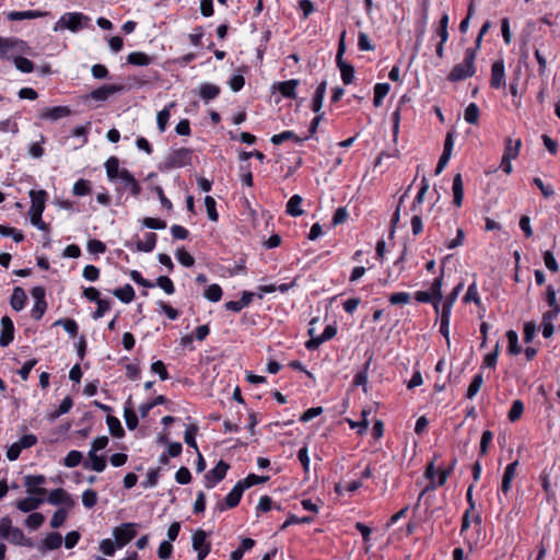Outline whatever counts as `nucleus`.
Returning a JSON list of instances; mask_svg holds the SVG:
<instances>
[{"instance_id":"40","label":"nucleus","mask_w":560,"mask_h":560,"mask_svg":"<svg viewBox=\"0 0 560 560\" xmlns=\"http://www.w3.org/2000/svg\"><path fill=\"white\" fill-rule=\"evenodd\" d=\"M559 290L553 284H548L544 299L549 307H560V298H557Z\"/></svg>"},{"instance_id":"26","label":"nucleus","mask_w":560,"mask_h":560,"mask_svg":"<svg viewBox=\"0 0 560 560\" xmlns=\"http://www.w3.org/2000/svg\"><path fill=\"white\" fill-rule=\"evenodd\" d=\"M518 466V460H514L510 463L504 470L503 477H502V483H501V491L503 493H508L511 489L512 480L515 477L516 474V467Z\"/></svg>"},{"instance_id":"5","label":"nucleus","mask_w":560,"mask_h":560,"mask_svg":"<svg viewBox=\"0 0 560 560\" xmlns=\"http://www.w3.org/2000/svg\"><path fill=\"white\" fill-rule=\"evenodd\" d=\"M117 548H122L130 542L137 535L135 523H125L113 530Z\"/></svg>"},{"instance_id":"42","label":"nucleus","mask_w":560,"mask_h":560,"mask_svg":"<svg viewBox=\"0 0 560 560\" xmlns=\"http://www.w3.org/2000/svg\"><path fill=\"white\" fill-rule=\"evenodd\" d=\"M506 338H508V342H509V346H508V352L509 354L511 355H516L518 354L522 349L518 345V335L515 330H508L506 331Z\"/></svg>"},{"instance_id":"25","label":"nucleus","mask_w":560,"mask_h":560,"mask_svg":"<svg viewBox=\"0 0 560 560\" xmlns=\"http://www.w3.org/2000/svg\"><path fill=\"white\" fill-rule=\"evenodd\" d=\"M27 301V296L23 288L15 287L10 298V305L15 312H20L24 308Z\"/></svg>"},{"instance_id":"60","label":"nucleus","mask_w":560,"mask_h":560,"mask_svg":"<svg viewBox=\"0 0 560 560\" xmlns=\"http://www.w3.org/2000/svg\"><path fill=\"white\" fill-rule=\"evenodd\" d=\"M82 503L86 509H92L97 503V493L93 489H88L82 493Z\"/></svg>"},{"instance_id":"54","label":"nucleus","mask_w":560,"mask_h":560,"mask_svg":"<svg viewBox=\"0 0 560 560\" xmlns=\"http://www.w3.org/2000/svg\"><path fill=\"white\" fill-rule=\"evenodd\" d=\"M45 522V516L39 512L30 514L25 520V525L31 529L39 528Z\"/></svg>"},{"instance_id":"58","label":"nucleus","mask_w":560,"mask_h":560,"mask_svg":"<svg viewBox=\"0 0 560 560\" xmlns=\"http://www.w3.org/2000/svg\"><path fill=\"white\" fill-rule=\"evenodd\" d=\"M124 417L126 425L129 430H135L139 424V419L133 410V407L124 408Z\"/></svg>"},{"instance_id":"43","label":"nucleus","mask_w":560,"mask_h":560,"mask_svg":"<svg viewBox=\"0 0 560 560\" xmlns=\"http://www.w3.org/2000/svg\"><path fill=\"white\" fill-rule=\"evenodd\" d=\"M482 384H483V376L481 373H477L472 377V380L467 388L466 398L472 399L477 395V393L480 390Z\"/></svg>"},{"instance_id":"18","label":"nucleus","mask_w":560,"mask_h":560,"mask_svg":"<svg viewBox=\"0 0 560 560\" xmlns=\"http://www.w3.org/2000/svg\"><path fill=\"white\" fill-rule=\"evenodd\" d=\"M70 114L71 109L68 106H55L51 108H45L40 113V118L55 121L63 117H68Z\"/></svg>"},{"instance_id":"52","label":"nucleus","mask_w":560,"mask_h":560,"mask_svg":"<svg viewBox=\"0 0 560 560\" xmlns=\"http://www.w3.org/2000/svg\"><path fill=\"white\" fill-rule=\"evenodd\" d=\"M83 459V455L80 451H70L67 456L63 458V465L69 468L77 467L81 464Z\"/></svg>"},{"instance_id":"17","label":"nucleus","mask_w":560,"mask_h":560,"mask_svg":"<svg viewBox=\"0 0 560 560\" xmlns=\"http://www.w3.org/2000/svg\"><path fill=\"white\" fill-rule=\"evenodd\" d=\"M44 503V499L39 495L26 497L16 502V508L24 513L35 511Z\"/></svg>"},{"instance_id":"22","label":"nucleus","mask_w":560,"mask_h":560,"mask_svg":"<svg viewBox=\"0 0 560 560\" xmlns=\"http://www.w3.org/2000/svg\"><path fill=\"white\" fill-rule=\"evenodd\" d=\"M120 179L124 182L125 187L130 190L132 196H139L141 192V186L135 176L127 170L120 171Z\"/></svg>"},{"instance_id":"48","label":"nucleus","mask_w":560,"mask_h":560,"mask_svg":"<svg viewBox=\"0 0 560 560\" xmlns=\"http://www.w3.org/2000/svg\"><path fill=\"white\" fill-rule=\"evenodd\" d=\"M270 479L269 476H257L255 474H249L246 478L240 480L243 488L246 490L255 485L265 483Z\"/></svg>"},{"instance_id":"27","label":"nucleus","mask_w":560,"mask_h":560,"mask_svg":"<svg viewBox=\"0 0 560 560\" xmlns=\"http://www.w3.org/2000/svg\"><path fill=\"white\" fill-rule=\"evenodd\" d=\"M62 545V536L57 532H52L46 535L42 540L43 551L59 549Z\"/></svg>"},{"instance_id":"10","label":"nucleus","mask_w":560,"mask_h":560,"mask_svg":"<svg viewBox=\"0 0 560 560\" xmlns=\"http://www.w3.org/2000/svg\"><path fill=\"white\" fill-rule=\"evenodd\" d=\"M124 91V85L119 84H104L93 90L88 97L96 102H105L113 94L120 93Z\"/></svg>"},{"instance_id":"12","label":"nucleus","mask_w":560,"mask_h":560,"mask_svg":"<svg viewBox=\"0 0 560 560\" xmlns=\"http://www.w3.org/2000/svg\"><path fill=\"white\" fill-rule=\"evenodd\" d=\"M490 86L497 90L505 88V71L503 59L495 60L491 66Z\"/></svg>"},{"instance_id":"55","label":"nucleus","mask_w":560,"mask_h":560,"mask_svg":"<svg viewBox=\"0 0 560 560\" xmlns=\"http://www.w3.org/2000/svg\"><path fill=\"white\" fill-rule=\"evenodd\" d=\"M175 256L179 264H182L184 267H192L195 265V258L185 250L184 247L177 248Z\"/></svg>"},{"instance_id":"61","label":"nucleus","mask_w":560,"mask_h":560,"mask_svg":"<svg viewBox=\"0 0 560 560\" xmlns=\"http://www.w3.org/2000/svg\"><path fill=\"white\" fill-rule=\"evenodd\" d=\"M215 205L217 203H215V200L213 199V197L206 196V198H205V206H206V209H207L208 218L211 221H213V222H217L218 219H219V214H218Z\"/></svg>"},{"instance_id":"44","label":"nucleus","mask_w":560,"mask_h":560,"mask_svg":"<svg viewBox=\"0 0 560 560\" xmlns=\"http://www.w3.org/2000/svg\"><path fill=\"white\" fill-rule=\"evenodd\" d=\"M198 425L197 424H189L185 432H184V441L185 443L189 446V447H192L196 450V452H198V446H197V442H196V435L198 433Z\"/></svg>"},{"instance_id":"28","label":"nucleus","mask_w":560,"mask_h":560,"mask_svg":"<svg viewBox=\"0 0 560 560\" xmlns=\"http://www.w3.org/2000/svg\"><path fill=\"white\" fill-rule=\"evenodd\" d=\"M154 61V57L142 51H133L127 56V63L138 67L149 66Z\"/></svg>"},{"instance_id":"8","label":"nucleus","mask_w":560,"mask_h":560,"mask_svg":"<svg viewBox=\"0 0 560 560\" xmlns=\"http://www.w3.org/2000/svg\"><path fill=\"white\" fill-rule=\"evenodd\" d=\"M45 483L46 477L44 475H27L24 477V487L30 495H46L47 489L42 487Z\"/></svg>"},{"instance_id":"36","label":"nucleus","mask_w":560,"mask_h":560,"mask_svg":"<svg viewBox=\"0 0 560 560\" xmlns=\"http://www.w3.org/2000/svg\"><path fill=\"white\" fill-rule=\"evenodd\" d=\"M307 138H301L299 136H296L293 131L291 130H285V131H282L281 133H278V135H273L271 137V142L275 144V145H280L281 143H283L284 141L287 140H294L295 142L298 143H302L303 141H305Z\"/></svg>"},{"instance_id":"15","label":"nucleus","mask_w":560,"mask_h":560,"mask_svg":"<svg viewBox=\"0 0 560 560\" xmlns=\"http://www.w3.org/2000/svg\"><path fill=\"white\" fill-rule=\"evenodd\" d=\"M1 327L2 331L0 335V346L7 347L14 339V325L12 319L9 316H3L1 318Z\"/></svg>"},{"instance_id":"35","label":"nucleus","mask_w":560,"mask_h":560,"mask_svg":"<svg viewBox=\"0 0 560 560\" xmlns=\"http://www.w3.org/2000/svg\"><path fill=\"white\" fill-rule=\"evenodd\" d=\"M106 423L108 425L109 433L114 438L121 439L125 436V429L122 428L120 421L118 418L107 415L106 417Z\"/></svg>"},{"instance_id":"63","label":"nucleus","mask_w":560,"mask_h":560,"mask_svg":"<svg viewBox=\"0 0 560 560\" xmlns=\"http://www.w3.org/2000/svg\"><path fill=\"white\" fill-rule=\"evenodd\" d=\"M155 285H159L166 294H173L175 287L173 281L167 276H160L156 279Z\"/></svg>"},{"instance_id":"47","label":"nucleus","mask_w":560,"mask_h":560,"mask_svg":"<svg viewBox=\"0 0 560 560\" xmlns=\"http://www.w3.org/2000/svg\"><path fill=\"white\" fill-rule=\"evenodd\" d=\"M521 145H522V140L521 139H517L514 142V144H513L512 139L511 138H506L505 149H504L503 155L508 156V158H511V159H516L518 153H520Z\"/></svg>"},{"instance_id":"38","label":"nucleus","mask_w":560,"mask_h":560,"mask_svg":"<svg viewBox=\"0 0 560 560\" xmlns=\"http://www.w3.org/2000/svg\"><path fill=\"white\" fill-rule=\"evenodd\" d=\"M106 174L109 180L120 178L119 160L116 156H110L105 162Z\"/></svg>"},{"instance_id":"64","label":"nucleus","mask_w":560,"mask_h":560,"mask_svg":"<svg viewBox=\"0 0 560 560\" xmlns=\"http://www.w3.org/2000/svg\"><path fill=\"white\" fill-rule=\"evenodd\" d=\"M542 258H544L545 266L548 270H550L551 272H558L559 265H558V261L551 250L544 252Z\"/></svg>"},{"instance_id":"13","label":"nucleus","mask_w":560,"mask_h":560,"mask_svg":"<svg viewBox=\"0 0 560 560\" xmlns=\"http://www.w3.org/2000/svg\"><path fill=\"white\" fill-rule=\"evenodd\" d=\"M28 196L31 198V208L28 212H40L43 213L46 207V201L48 199V194L44 189L34 190L31 189L28 191Z\"/></svg>"},{"instance_id":"1","label":"nucleus","mask_w":560,"mask_h":560,"mask_svg":"<svg viewBox=\"0 0 560 560\" xmlns=\"http://www.w3.org/2000/svg\"><path fill=\"white\" fill-rule=\"evenodd\" d=\"M477 48H467L465 50L464 60L462 63L455 65L447 75L450 82H458L472 77L476 73L475 59Z\"/></svg>"},{"instance_id":"56","label":"nucleus","mask_w":560,"mask_h":560,"mask_svg":"<svg viewBox=\"0 0 560 560\" xmlns=\"http://www.w3.org/2000/svg\"><path fill=\"white\" fill-rule=\"evenodd\" d=\"M456 464H457V458L453 457L448 467H446L444 469H440L439 478H438L439 486H444L446 483L447 478L453 474Z\"/></svg>"},{"instance_id":"49","label":"nucleus","mask_w":560,"mask_h":560,"mask_svg":"<svg viewBox=\"0 0 560 560\" xmlns=\"http://www.w3.org/2000/svg\"><path fill=\"white\" fill-rule=\"evenodd\" d=\"M13 62L18 70H20L23 73H31L34 71V62L26 57L16 56L13 59Z\"/></svg>"},{"instance_id":"33","label":"nucleus","mask_w":560,"mask_h":560,"mask_svg":"<svg viewBox=\"0 0 560 560\" xmlns=\"http://www.w3.org/2000/svg\"><path fill=\"white\" fill-rule=\"evenodd\" d=\"M371 362H372V355L366 360V362L363 364L362 369L353 377V385L362 386L364 392H366L368 373H369Z\"/></svg>"},{"instance_id":"53","label":"nucleus","mask_w":560,"mask_h":560,"mask_svg":"<svg viewBox=\"0 0 560 560\" xmlns=\"http://www.w3.org/2000/svg\"><path fill=\"white\" fill-rule=\"evenodd\" d=\"M450 318H451V314H450V313L441 312V317H440V320H441V325H440V332H441V335L445 338L447 347H450V345H451V340H450V329H448V326H450Z\"/></svg>"},{"instance_id":"3","label":"nucleus","mask_w":560,"mask_h":560,"mask_svg":"<svg viewBox=\"0 0 560 560\" xmlns=\"http://www.w3.org/2000/svg\"><path fill=\"white\" fill-rule=\"evenodd\" d=\"M90 18L81 12L65 13L54 26V31L67 28L73 33L89 26Z\"/></svg>"},{"instance_id":"14","label":"nucleus","mask_w":560,"mask_h":560,"mask_svg":"<svg viewBox=\"0 0 560 560\" xmlns=\"http://www.w3.org/2000/svg\"><path fill=\"white\" fill-rule=\"evenodd\" d=\"M47 502L52 505L63 504L72 506L74 504L71 495L62 488L51 490L47 497Z\"/></svg>"},{"instance_id":"19","label":"nucleus","mask_w":560,"mask_h":560,"mask_svg":"<svg viewBox=\"0 0 560 560\" xmlns=\"http://www.w3.org/2000/svg\"><path fill=\"white\" fill-rule=\"evenodd\" d=\"M8 541L18 546L34 547V542L31 538H26L23 530L19 527H12L9 537H4Z\"/></svg>"},{"instance_id":"11","label":"nucleus","mask_w":560,"mask_h":560,"mask_svg":"<svg viewBox=\"0 0 560 560\" xmlns=\"http://www.w3.org/2000/svg\"><path fill=\"white\" fill-rule=\"evenodd\" d=\"M26 48V43L19 38L13 37H0V57L9 58V52L14 50L16 52H23Z\"/></svg>"},{"instance_id":"6","label":"nucleus","mask_w":560,"mask_h":560,"mask_svg":"<svg viewBox=\"0 0 560 560\" xmlns=\"http://www.w3.org/2000/svg\"><path fill=\"white\" fill-rule=\"evenodd\" d=\"M229 468L230 465L223 459H220L215 467L207 471L203 476L205 487L211 489L217 486L221 480L225 478Z\"/></svg>"},{"instance_id":"41","label":"nucleus","mask_w":560,"mask_h":560,"mask_svg":"<svg viewBox=\"0 0 560 560\" xmlns=\"http://www.w3.org/2000/svg\"><path fill=\"white\" fill-rule=\"evenodd\" d=\"M389 84L388 83H377L374 86V98L373 104L375 107H380L383 104L384 97L389 92Z\"/></svg>"},{"instance_id":"20","label":"nucleus","mask_w":560,"mask_h":560,"mask_svg":"<svg viewBox=\"0 0 560 560\" xmlns=\"http://www.w3.org/2000/svg\"><path fill=\"white\" fill-rule=\"evenodd\" d=\"M442 285L443 273L434 279L429 291L433 296V307L436 314L440 312V304L443 300Z\"/></svg>"},{"instance_id":"9","label":"nucleus","mask_w":560,"mask_h":560,"mask_svg":"<svg viewBox=\"0 0 560 560\" xmlns=\"http://www.w3.org/2000/svg\"><path fill=\"white\" fill-rule=\"evenodd\" d=\"M308 334L312 336L310 340L305 342V347L308 350H315L317 349L322 343H324L327 340H330L334 338L337 334V327L336 325H327L324 329V331L317 336H313V329H308Z\"/></svg>"},{"instance_id":"46","label":"nucleus","mask_w":560,"mask_h":560,"mask_svg":"<svg viewBox=\"0 0 560 560\" xmlns=\"http://www.w3.org/2000/svg\"><path fill=\"white\" fill-rule=\"evenodd\" d=\"M480 110L476 103H470L464 113V119L470 125H477L479 121Z\"/></svg>"},{"instance_id":"37","label":"nucleus","mask_w":560,"mask_h":560,"mask_svg":"<svg viewBox=\"0 0 560 560\" xmlns=\"http://www.w3.org/2000/svg\"><path fill=\"white\" fill-rule=\"evenodd\" d=\"M464 288V282H459L453 290L452 292L447 295V298L445 299L443 305H442V311L441 312H446V313H452V308H453V305L454 303L456 302L457 298H458V294L460 293V291L463 290Z\"/></svg>"},{"instance_id":"29","label":"nucleus","mask_w":560,"mask_h":560,"mask_svg":"<svg viewBox=\"0 0 560 560\" xmlns=\"http://www.w3.org/2000/svg\"><path fill=\"white\" fill-rule=\"evenodd\" d=\"M452 189H453V203L456 207H460L463 203V198H464V185H463L462 175L459 173H457L453 177Z\"/></svg>"},{"instance_id":"34","label":"nucleus","mask_w":560,"mask_h":560,"mask_svg":"<svg viewBox=\"0 0 560 560\" xmlns=\"http://www.w3.org/2000/svg\"><path fill=\"white\" fill-rule=\"evenodd\" d=\"M113 294L122 303H130L135 299V290L131 284L127 283L122 288L115 289Z\"/></svg>"},{"instance_id":"32","label":"nucleus","mask_w":560,"mask_h":560,"mask_svg":"<svg viewBox=\"0 0 560 560\" xmlns=\"http://www.w3.org/2000/svg\"><path fill=\"white\" fill-rule=\"evenodd\" d=\"M302 197L300 195H293L289 201L287 202L285 212L291 217H300L303 214V210L301 208Z\"/></svg>"},{"instance_id":"31","label":"nucleus","mask_w":560,"mask_h":560,"mask_svg":"<svg viewBox=\"0 0 560 560\" xmlns=\"http://www.w3.org/2000/svg\"><path fill=\"white\" fill-rule=\"evenodd\" d=\"M158 235L153 232H148L144 236V241H138L136 243V249L138 252L150 253L156 245Z\"/></svg>"},{"instance_id":"21","label":"nucleus","mask_w":560,"mask_h":560,"mask_svg":"<svg viewBox=\"0 0 560 560\" xmlns=\"http://www.w3.org/2000/svg\"><path fill=\"white\" fill-rule=\"evenodd\" d=\"M47 11H38V10H27V11H12L8 13V19L10 21H22V20H32L37 18H43L48 15Z\"/></svg>"},{"instance_id":"24","label":"nucleus","mask_w":560,"mask_h":560,"mask_svg":"<svg viewBox=\"0 0 560 560\" xmlns=\"http://www.w3.org/2000/svg\"><path fill=\"white\" fill-rule=\"evenodd\" d=\"M326 90H327V81L324 80L317 85L315 93L313 95L311 109L315 114H318L323 107V102H324V97L326 94Z\"/></svg>"},{"instance_id":"50","label":"nucleus","mask_w":560,"mask_h":560,"mask_svg":"<svg viewBox=\"0 0 560 560\" xmlns=\"http://www.w3.org/2000/svg\"><path fill=\"white\" fill-rule=\"evenodd\" d=\"M222 294H223L222 288L217 283L210 284L205 290V293H203L205 298L207 300H209L210 302H219L222 298Z\"/></svg>"},{"instance_id":"4","label":"nucleus","mask_w":560,"mask_h":560,"mask_svg":"<svg viewBox=\"0 0 560 560\" xmlns=\"http://www.w3.org/2000/svg\"><path fill=\"white\" fill-rule=\"evenodd\" d=\"M207 538L208 533L203 529H197L192 534L191 542L194 550L197 551V560H205L211 551V542Z\"/></svg>"},{"instance_id":"16","label":"nucleus","mask_w":560,"mask_h":560,"mask_svg":"<svg viewBox=\"0 0 560 560\" xmlns=\"http://www.w3.org/2000/svg\"><path fill=\"white\" fill-rule=\"evenodd\" d=\"M85 469H91L96 472H102L106 468V459L102 455H97L96 452H89V460L83 462Z\"/></svg>"},{"instance_id":"39","label":"nucleus","mask_w":560,"mask_h":560,"mask_svg":"<svg viewBox=\"0 0 560 560\" xmlns=\"http://www.w3.org/2000/svg\"><path fill=\"white\" fill-rule=\"evenodd\" d=\"M337 67L340 70L342 82L346 85L351 84L354 80V67L346 61L337 63Z\"/></svg>"},{"instance_id":"2","label":"nucleus","mask_w":560,"mask_h":560,"mask_svg":"<svg viewBox=\"0 0 560 560\" xmlns=\"http://www.w3.org/2000/svg\"><path fill=\"white\" fill-rule=\"evenodd\" d=\"M192 153V150L188 148L172 150L165 160L159 165V170L161 172H166L173 168L191 165Z\"/></svg>"},{"instance_id":"59","label":"nucleus","mask_w":560,"mask_h":560,"mask_svg":"<svg viewBox=\"0 0 560 560\" xmlns=\"http://www.w3.org/2000/svg\"><path fill=\"white\" fill-rule=\"evenodd\" d=\"M67 517H68V512H67V510H66V509H63V508L58 509V510L54 513V515H52V517H51V520H50V526H51L52 528H59L60 526H62V525H63V523L66 522Z\"/></svg>"},{"instance_id":"62","label":"nucleus","mask_w":560,"mask_h":560,"mask_svg":"<svg viewBox=\"0 0 560 560\" xmlns=\"http://www.w3.org/2000/svg\"><path fill=\"white\" fill-rule=\"evenodd\" d=\"M463 301L465 303L474 302L476 305H478V306L480 305V298H479V294H478L476 282H472L468 287L467 292H466Z\"/></svg>"},{"instance_id":"57","label":"nucleus","mask_w":560,"mask_h":560,"mask_svg":"<svg viewBox=\"0 0 560 560\" xmlns=\"http://www.w3.org/2000/svg\"><path fill=\"white\" fill-rule=\"evenodd\" d=\"M72 192L80 197L89 195L91 192L90 182L83 178L77 180L73 185Z\"/></svg>"},{"instance_id":"23","label":"nucleus","mask_w":560,"mask_h":560,"mask_svg":"<svg viewBox=\"0 0 560 560\" xmlns=\"http://www.w3.org/2000/svg\"><path fill=\"white\" fill-rule=\"evenodd\" d=\"M299 83V80L291 79L288 81L278 82L276 88L283 97L294 100L296 98L295 90Z\"/></svg>"},{"instance_id":"7","label":"nucleus","mask_w":560,"mask_h":560,"mask_svg":"<svg viewBox=\"0 0 560 560\" xmlns=\"http://www.w3.org/2000/svg\"><path fill=\"white\" fill-rule=\"evenodd\" d=\"M245 489L241 485L240 481L233 487V489L228 493L223 501H220L215 505V510L219 512H223L228 509H234L240 504L243 492Z\"/></svg>"},{"instance_id":"51","label":"nucleus","mask_w":560,"mask_h":560,"mask_svg":"<svg viewBox=\"0 0 560 560\" xmlns=\"http://www.w3.org/2000/svg\"><path fill=\"white\" fill-rule=\"evenodd\" d=\"M524 412V404L521 399H516L512 402L511 409L508 413V418L511 422L517 421Z\"/></svg>"},{"instance_id":"45","label":"nucleus","mask_w":560,"mask_h":560,"mask_svg":"<svg viewBox=\"0 0 560 560\" xmlns=\"http://www.w3.org/2000/svg\"><path fill=\"white\" fill-rule=\"evenodd\" d=\"M54 326H62L71 337H75L78 335L79 326L72 318H60L54 323Z\"/></svg>"},{"instance_id":"30","label":"nucleus","mask_w":560,"mask_h":560,"mask_svg":"<svg viewBox=\"0 0 560 560\" xmlns=\"http://www.w3.org/2000/svg\"><path fill=\"white\" fill-rule=\"evenodd\" d=\"M220 88L212 83H202L199 88V96L206 101L209 102L211 100H214L220 94Z\"/></svg>"}]
</instances>
